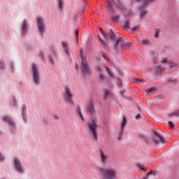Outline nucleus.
I'll use <instances>...</instances> for the list:
<instances>
[{
	"instance_id": "bb28decb",
	"label": "nucleus",
	"mask_w": 179,
	"mask_h": 179,
	"mask_svg": "<svg viewBox=\"0 0 179 179\" xmlns=\"http://www.w3.org/2000/svg\"><path fill=\"white\" fill-rule=\"evenodd\" d=\"M57 4L59 6V8H60V10H62V8L64 7V2L62 1V0H57Z\"/></svg>"
},
{
	"instance_id": "3c124183",
	"label": "nucleus",
	"mask_w": 179,
	"mask_h": 179,
	"mask_svg": "<svg viewBox=\"0 0 179 179\" xmlns=\"http://www.w3.org/2000/svg\"><path fill=\"white\" fill-rule=\"evenodd\" d=\"M84 8H85V7H84V6H82V10H83V11H84Z\"/></svg>"
},
{
	"instance_id": "c756f323",
	"label": "nucleus",
	"mask_w": 179,
	"mask_h": 179,
	"mask_svg": "<svg viewBox=\"0 0 179 179\" xmlns=\"http://www.w3.org/2000/svg\"><path fill=\"white\" fill-rule=\"evenodd\" d=\"M22 115H27V106L25 105H23V107L22 108Z\"/></svg>"
},
{
	"instance_id": "473e14b6",
	"label": "nucleus",
	"mask_w": 179,
	"mask_h": 179,
	"mask_svg": "<svg viewBox=\"0 0 179 179\" xmlns=\"http://www.w3.org/2000/svg\"><path fill=\"white\" fill-rule=\"evenodd\" d=\"M77 112L78 113L79 117H80V118H81L82 120H83V115L82 113L80 112V108H77Z\"/></svg>"
},
{
	"instance_id": "9d476101",
	"label": "nucleus",
	"mask_w": 179,
	"mask_h": 179,
	"mask_svg": "<svg viewBox=\"0 0 179 179\" xmlns=\"http://www.w3.org/2000/svg\"><path fill=\"white\" fill-rule=\"evenodd\" d=\"M44 20L41 17L37 18V25L38 26V31L41 35L45 33V24Z\"/></svg>"
},
{
	"instance_id": "dca6fc26",
	"label": "nucleus",
	"mask_w": 179,
	"mask_h": 179,
	"mask_svg": "<svg viewBox=\"0 0 179 179\" xmlns=\"http://www.w3.org/2000/svg\"><path fill=\"white\" fill-rule=\"evenodd\" d=\"M3 120L6 122H8V124L11 125V127H15V125H16L15 122H13V120H12L11 117H10L8 116H3Z\"/></svg>"
},
{
	"instance_id": "5701e85b",
	"label": "nucleus",
	"mask_w": 179,
	"mask_h": 179,
	"mask_svg": "<svg viewBox=\"0 0 179 179\" xmlns=\"http://www.w3.org/2000/svg\"><path fill=\"white\" fill-rule=\"evenodd\" d=\"M164 69L161 67V66H156V67H155L156 73H160L164 72Z\"/></svg>"
},
{
	"instance_id": "4be33fe9",
	"label": "nucleus",
	"mask_w": 179,
	"mask_h": 179,
	"mask_svg": "<svg viewBox=\"0 0 179 179\" xmlns=\"http://www.w3.org/2000/svg\"><path fill=\"white\" fill-rule=\"evenodd\" d=\"M107 2V10H108V12L112 14L113 10H112V3L108 1V0H106Z\"/></svg>"
},
{
	"instance_id": "a878e982",
	"label": "nucleus",
	"mask_w": 179,
	"mask_h": 179,
	"mask_svg": "<svg viewBox=\"0 0 179 179\" xmlns=\"http://www.w3.org/2000/svg\"><path fill=\"white\" fill-rule=\"evenodd\" d=\"M122 27H125L126 29L130 28V22L129 21H125L122 24Z\"/></svg>"
},
{
	"instance_id": "39448f33",
	"label": "nucleus",
	"mask_w": 179,
	"mask_h": 179,
	"mask_svg": "<svg viewBox=\"0 0 179 179\" xmlns=\"http://www.w3.org/2000/svg\"><path fill=\"white\" fill-rule=\"evenodd\" d=\"M99 171L103 174L101 179H115L116 177L115 171L113 169L101 168Z\"/></svg>"
},
{
	"instance_id": "9b49d317",
	"label": "nucleus",
	"mask_w": 179,
	"mask_h": 179,
	"mask_svg": "<svg viewBox=\"0 0 179 179\" xmlns=\"http://www.w3.org/2000/svg\"><path fill=\"white\" fill-rule=\"evenodd\" d=\"M109 156L108 154H106L103 150L99 151V159L102 164H106L108 160Z\"/></svg>"
},
{
	"instance_id": "8fccbe9b",
	"label": "nucleus",
	"mask_w": 179,
	"mask_h": 179,
	"mask_svg": "<svg viewBox=\"0 0 179 179\" xmlns=\"http://www.w3.org/2000/svg\"><path fill=\"white\" fill-rule=\"evenodd\" d=\"M54 118H55V120H59V117H58V115H54Z\"/></svg>"
},
{
	"instance_id": "a19ab883",
	"label": "nucleus",
	"mask_w": 179,
	"mask_h": 179,
	"mask_svg": "<svg viewBox=\"0 0 179 179\" xmlns=\"http://www.w3.org/2000/svg\"><path fill=\"white\" fill-rule=\"evenodd\" d=\"M23 116V120L24 122H27V114L22 115Z\"/></svg>"
},
{
	"instance_id": "f3484780",
	"label": "nucleus",
	"mask_w": 179,
	"mask_h": 179,
	"mask_svg": "<svg viewBox=\"0 0 179 179\" xmlns=\"http://www.w3.org/2000/svg\"><path fill=\"white\" fill-rule=\"evenodd\" d=\"M87 111L91 113V115H94V113H95V110L94 108V103L92 102L89 103L87 104Z\"/></svg>"
},
{
	"instance_id": "09e8293b",
	"label": "nucleus",
	"mask_w": 179,
	"mask_h": 179,
	"mask_svg": "<svg viewBox=\"0 0 179 179\" xmlns=\"http://www.w3.org/2000/svg\"><path fill=\"white\" fill-rule=\"evenodd\" d=\"M0 160L3 161V157L1 155V153L0 152Z\"/></svg>"
},
{
	"instance_id": "603ef678",
	"label": "nucleus",
	"mask_w": 179,
	"mask_h": 179,
	"mask_svg": "<svg viewBox=\"0 0 179 179\" xmlns=\"http://www.w3.org/2000/svg\"><path fill=\"white\" fill-rule=\"evenodd\" d=\"M13 66V64L11 63V66Z\"/></svg>"
},
{
	"instance_id": "c03bdc74",
	"label": "nucleus",
	"mask_w": 179,
	"mask_h": 179,
	"mask_svg": "<svg viewBox=\"0 0 179 179\" xmlns=\"http://www.w3.org/2000/svg\"><path fill=\"white\" fill-rule=\"evenodd\" d=\"M152 173V172L151 171L150 173H148L147 177H143L142 179H148V178H149V175H151Z\"/></svg>"
},
{
	"instance_id": "f8f14e48",
	"label": "nucleus",
	"mask_w": 179,
	"mask_h": 179,
	"mask_svg": "<svg viewBox=\"0 0 179 179\" xmlns=\"http://www.w3.org/2000/svg\"><path fill=\"white\" fill-rule=\"evenodd\" d=\"M62 50H64V52L65 53L66 56L67 57H71L70 54V50L69 48V43L66 41H63L62 43Z\"/></svg>"
},
{
	"instance_id": "a18cd8bd",
	"label": "nucleus",
	"mask_w": 179,
	"mask_h": 179,
	"mask_svg": "<svg viewBox=\"0 0 179 179\" xmlns=\"http://www.w3.org/2000/svg\"><path fill=\"white\" fill-rule=\"evenodd\" d=\"M40 57H41V59H43V58H44L43 52H40Z\"/></svg>"
},
{
	"instance_id": "2eb2a0df",
	"label": "nucleus",
	"mask_w": 179,
	"mask_h": 179,
	"mask_svg": "<svg viewBox=\"0 0 179 179\" xmlns=\"http://www.w3.org/2000/svg\"><path fill=\"white\" fill-rule=\"evenodd\" d=\"M120 45V47L124 48L125 47V43H124V41H122V38H118L117 41V43L114 45V48L115 50H118V46Z\"/></svg>"
},
{
	"instance_id": "6ab92c4d",
	"label": "nucleus",
	"mask_w": 179,
	"mask_h": 179,
	"mask_svg": "<svg viewBox=\"0 0 179 179\" xmlns=\"http://www.w3.org/2000/svg\"><path fill=\"white\" fill-rule=\"evenodd\" d=\"M22 34H26L27 32L28 31V27H27V22L24 21L23 22V24L22 26Z\"/></svg>"
},
{
	"instance_id": "f704fd0d",
	"label": "nucleus",
	"mask_w": 179,
	"mask_h": 179,
	"mask_svg": "<svg viewBox=\"0 0 179 179\" xmlns=\"http://www.w3.org/2000/svg\"><path fill=\"white\" fill-rule=\"evenodd\" d=\"M168 125L169 126V127H171V129H174V124L173 123V122H168Z\"/></svg>"
},
{
	"instance_id": "423d86ee",
	"label": "nucleus",
	"mask_w": 179,
	"mask_h": 179,
	"mask_svg": "<svg viewBox=\"0 0 179 179\" xmlns=\"http://www.w3.org/2000/svg\"><path fill=\"white\" fill-rule=\"evenodd\" d=\"M155 1V0H137V1L141 2V3H142V6L139 7V11L141 12V18L143 19L147 15V11L145 10V6Z\"/></svg>"
},
{
	"instance_id": "cd10ccee",
	"label": "nucleus",
	"mask_w": 179,
	"mask_h": 179,
	"mask_svg": "<svg viewBox=\"0 0 179 179\" xmlns=\"http://www.w3.org/2000/svg\"><path fill=\"white\" fill-rule=\"evenodd\" d=\"M99 31H101V33H102V34H103V37H104V39L106 40V41H108L109 40V38H108V36H107L105 32L103 31V29L99 28Z\"/></svg>"
},
{
	"instance_id": "4c0bfd02",
	"label": "nucleus",
	"mask_w": 179,
	"mask_h": 179,
	"mask_svg": "<svg viewBox=\"0 0 179 179\" xmlns=\"http://www.w3.org/2000/svg\"><path fill=\"white\" fill-rule=\"evenodd\" d=\"M16 102H17L16 98L13 97V103H12V107L13 108L16 107Z\"/></svg>"
},
{
	"instance_id": "49530a36",
	"label": "nucleus",
	"mask_w": 179,
	"mask_h": 179,
	"mask_svg": "<svg viewBox=\"0 0 179 179\" xmlns=\"http://www.w3.org/2000/svg\"><path fill=\"white\" fill-rule=\"evenodd\" d=\"M141 115H136V120H141Z\"/></svg>"
},
{
	"instance_id": "c9c22d12",
	"label": "nucleus",
	"mask_w": 179,
	"mask_h": 179,
	"mask_svg": "<svg viewBox=\"0 0 179 179\" xmlns=\"http://www.w3.org/2000/svg\"><path fill=\"white\" fill-rule=\"evenodd\" d=\"M74 34L76 35V41H78V35H79V31L77 30L74 32Z\"/></svg>"
},
{
	"instance_id": "6e6552de",
	"label": "nucleus",
	"mask_w": 179,
	"mask_h": 179,
	"mask_svg": "<svg viewBox=\"0 0 179 179\" xmlns=\"http://www.w3.org/2000/svg\"><path fill=\"white\" fill-rule=\"evenodd\" d=\"M152 142H154L156 145L165 143L164 136L157 133V131H154V136H152Z\"/></svg>"
},
{
	"instance_id": "2f4dec72",
	"label": "nucleus",
	"mask_w": 179,
	"mask_h": 179,
	"mask_svg": "<svg viewBox=\"0 0 179 179\" xmlns=\"http://www.w3.org/2000/svg\"><path fill=\"white\" fill-rule=\"evenodd\" d=\"M120 18V17L118 15H117L115 16H113L112 20L113 22H117Z\"/></svg>"
},
{
	"instance_id": "c85d7f7f",
	"label": "nucleus",
	"mask_w": 179,
	"mask_h": 179,
	"mask_svg": "<svg viewBox=\"0 0 179 179\" xmlns=\"http://www.w3.org/2000/svg\"><path fill=\"white\" fill-rule=\"evenodd\" d=\"M159 62L161 64H169V61L165 57H162V58L159 59Z\"/></svg>"
},
{
	"instance_id": "f03ea898",
	"label": "nucleus",
	"mask_w": 179,
	"mask_h": 179,
	"mask_svg": "<svg viewBox=\"0 0 179 179\" xmlns=\"http://www.w3.org/2000/svg\"><path fill=\"white\" fill-rule=\"evenodd\" d=\"M32 70V83L36 85L41 83V77L40 75V71L38 70V66L36 64L34 63L31 66Z\"/></svg>"
},
{
	"instance_id": "37998d69",
	"label": "nucleus",
	"mask_w": 179,
	"mask_h": 179,
	"mask_svg": "<svg viewBox=\"0 0 179 179\" xmlns=\"http://www.w3.org/2000/svg\"><path fill=\"white\" fill-rule=\"evenodd\" d=\"M137 30H138V27H134V28H132V31H137Z\"/></svg>"
},
{
	"instance_id": "ddd939ff",
	"label": "nucleus",
	"mask_w": 179,
	"mask_h": 179,
	"mask_svg": "<svg viewBox=\"0 0 179 179\" xmlns=\"http://www.w3.org/2000/svg\"><path fill=\"white\" fill-rule=\"evenodd\" d=\"M15 169L18 172H23L22 165L20 164V160L17 158L15 159Z\"/></svg>"
},
{
	"instance_id": "de8ad7c7",
	"label": "nucleus",
	"mask_w": 179,
	"mask_h": 179,
	"mask_svg": "<svg viewBox=\"0 0 179 179\" xmlns=\"http://www.w3.org/2000/svg\"><path fill=\"white\" fill-rule=\"evenodd\" d=\"M155 37H156V38H158V37H159V31H156Z\"/></svg>"
},
{
	"instance_id": "e433bc0d",
	"label": "nucleus",
	"mask_w": 179,
	"mask_h": 179,
	"mask_svg": "<svg viewBox=\"0 0 179 179\" xmlns=\"http://www.w3.org/2000/svg\"><path fill=\"white\" fill-rule=\"evenodd\" d=\"M99 43H101V44H102V45H103V46H106V42H105V41H103L102 38H101L100 37L99 38Z\"/></svg>"
},
{
	"instance_id": "412c9836",
	"label": "nucleus",
	"mask_w": 179,
	"mask_h": 179,
	"mask_svg": "<svg viewBox=\"0 0 179 179\" xmlns=\"http://www.w3.org/2000/svg\"><path fill=\"white\" fill-rule=\"evenodd\" d=\"M107 36H109V38L112 41H117V36H115V34H113V32H109L108 36L107 35Z\"/></svg>"
},
{
	"instance_id": "393cba45",
	"label": "nucleus",
	"mask_w": 179,
	"mask_h": 179,
	"mask_svg": "<svg viewBox=\"0 0 179 179\" xmlns=\"http://www.w3.org/2000/svg\"><path fill=\"white\" fill-rule=\"evenodd\" d=\"M109 95H110V92L108 90H104V99H107L109 97Z\"/></svg>"
},
{
	"instance_id": "20e7f679",
	"label": "nucleus",
	"mask_w": 179,
	"mask_h": 179,
	"mask_svg": "<svg viewBox=\"0 0 179 179\" xmlns=\"http://www.w3.org/2000/svg\"><path fill=\"white\" fill-rule=\"evenodd\" d=\"M64 100H65L66 103L70 104V106L75 105L72 96V92L69 86H65L64 88Z\"/></svg>"
},
{
	"instance_id": "a211bd4d",
	"label": "nucleus",
	"mask_w": 179,
	"mask_h": 179,
	"mask_svg": "<svg viewBox=\"0 0 179 179\" xmlns=\"http://www.w3.org/2000/svg\"><path fill=\"white\" fill-rule=\"evenodd\" d=\"M139 44L144 45V46H148V45H150L151 42L149 39L144 38L142 41H139Z\"/></svg>"
},
{
	"instance_id": "ea45409f",
	"label": "nucleus",
	"mask_w": 179,
	"mask_h": 179,
	"mask_svg": "<svg viewBox=\"0 0 179 179\" xmlns=\"http://www.w3.org/2000/svg\"><path fill=\"white\" fill-rule=\"evenodd\" d=\"M139 169L142 170L143 171H146L145 168L143 167L142 165L138 166Z\"/></svg>"
},
{
	"instance_id": "7c9ffc66",
	"label": "nucleus",
	"mask_w": 179,
	"mask_h": 179,
	"mask_svg": "<svg viewBox=\"0 0 179 179\" xmlns=\"http://www.w3.org/2000/svg\"><path fill=\"white\" fill-rule=\"evenodd\" d=\"M134 83H136L137 84L143 83V79L135 78L134 79Z\"/></svg>"
},
{
	"instance_id": "aec40b11",
	"label": "nucleus",
	"mask_w": 179,
	"mask_h": 179,
	"mask_svg": "<svg viewBox=\"0 0 179 179\" xmlns=\"http://www.w3.org/2000/svg\"><path fill=\"white\" fill-rule=\"evenodd\" d=\"M155 90H156V88H155V87L148 89L147 90H145L144 92V95H145V96L152 95L154 93V92H155Z\"/></svg>"
},
{
	"instance_id": "b1692460",
	"label": "nucleus",
	"mask_w": 179,
	"mask_h": 179,
	"mask_svg": "<svg viewBox=\"0 0 179 179\" xmlns=\"http://www.w3.org/2000/svg\"><path fill=\"white\" fill-rule=\"evenodd\" d=\"M151 59L154 60L155 62H157V54H156L155 52H151Z\"/></svg>"
},
{
	"instance_id": "72a5a7b5",
	"label": "nucleus",
	"mask_w": 179,
	"mask_h": 179,
	"mask_svg": "<svg viewBox=\"0 0 179 179\" xmlns=\"http://www.w3.org/2000/svg\"><path fill=\"white\" fill-rule=\"evenodd\" d=\"M172 117H179V110L174 111V113H172Z\"/></svg>"
},
{
	"instance_id": "58836bf2",
	"label": "nucleus",
	"mask_w": 179,
	"mask_h": 179,
	"mask_svg": "<svg viewBox=\"0 0 179 179\" xmlns=\"http://www.w3.org/2000/svg\"><path fill=\"white\" fill-rule=\"evenodd\" d=\"M0 68L1 69H5V64L3 63V62H0Z\"/></svg>"
},
{
	"instance_id": "f257e3e1",
	"label": "nucleus",
	"mask_w": 179,
	"mask_h": 179,
	"mask_svg": "<svg viewBox=\"0 0 179 179\" xmlns=\"http://www.w3.org/2000/svg\"><path fill=\"white\" fill-rule=\"evenodd\" d=\"M80 59H82V62L80 66L82 68L83 74L85 76H91L92 74V69L87 64V57L83 56V50L80 49Z\"/></svg>"
},
{
	"instance_id": "0eeeda50",
	"label": "nucleus",
	"mask_w": 179,
	"mask_h": 179,
	"mask_svg": "<svg viewBox=\"0 0 179 179\" xmlns=\"http://www.w3.org/2000/svg\"><path fill=\"white\" fill-rule=\"evenodd\" d=\"M105 69H107V72H108V75L110 76L113 77V74H112V73L110 72V70H109L108 68L105 67V66L102 65V66H97V67H96V71H97V73H99V80L101 81H104L105 80V76H103V74L101 73H102V71L105 70Z\"/></svg>"
},
{
	"instance_id": "7ed1b4c3",
	"label": "nucleus",
	"mask_w": 179,
	"mask_h": 179,
	"mask_svg": "<svg viewBox=\"0 0 179 179\" xmlns=\"http://www.w3.org/2000/svg\"><path fill=\"white\" fill-rule=\"evenodd\" d=\"M87 131L90 133L92 139L96 142L99 140V137L97 136V125L96 124L94 119L87 124Z\"/></svg>"
},
{
	"instance_id": "4468645a",
	"label": "nucleus",
	"mask_w": 179,
	"mask_h": 179,
	"mask_svg": "<svg viewBox=\"0 0 179 179\" xmlns=\"http://www.w3.org/2000/svg\"><path fill=\"white\" fill-rule=\"evenodd\" d=\"M113 2H114V3H115V5L117 7V10L119 11H124V6L122 5V3H120V1L119 0H113Z\"/></svg>"
},
{
	"instance_id": "1a4fd4ad",
	"label": "nucleus",
	"mask_w": 179,
	"mask_h": 179,
	"mask_svg": "<svg viewBox=\"0 0 179 179\" xmlns=\"http://www.w3.org/2000/svg\"><path fill=\"white\" fill-rule=\"evenodd\" d=\"M127 117L124 116L122 117V121L120 125V129H119V135L117 136V141H120L122 139V136L124 135V130L125 129V127H127Z\"/></svg>"
},
{
	"instance_id": "79ce46f5",
	"label": "nucleus",
	"mask_w": 179,
	"mask_h": 179,
	"mask_svg": "<svg viewBox=\"0 0 179 179\" xmlns=\"http://www.w3.org/2000/svg\"><path fill=\"white\" fill-rule=\"evenodd\" d=\"M49 61L50 63L54 64V59L52 57V56H49Z\"/></svg>"
}]
</instances>
